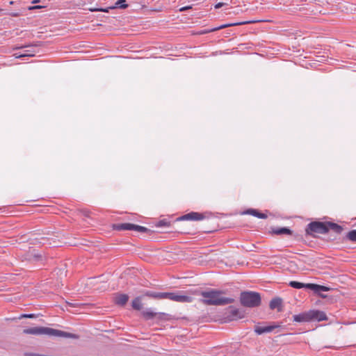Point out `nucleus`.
<instances>
[{"label":"nucleus","mask_w":356,"mask_h":356,"mask_svg":"<svg viewBox=\"0 0 356 356\" xmlns=\"http://www.w3.org/2000/svg\"><path fill=\"white\" fill-rule=\"evenodd\" d=\"M175 293H168V299L170 300H172L174 301L175 300Z\"/></svg>","instance_id":"28"},{"label":"nucleus","mask_w":356,"mask_h":356,"mask_svg":"<svg viewBox=\"0 0 356 356\" xmlns=\"http://www.w3.org/2000/svg\"><path fill=\"white\" fill-rule=\"evenodd\" d=\"M23 333L26 334H32V335H48V336H54L58 337H65V338H71V339H78L79 336L67 332L65 331L56 330L51 327H28L23 330Z\"/></svg>","instance_id":"3"},{"label":"nucleus","mask_w":356,"mask_h":356,"mask_svg":"<svg viewBox=\"0 0 356 356\" xmlns=\"http://www.w3.org/2000/svg\"><path fill=\"white\" fill-rule=\"evenodd\" d=\"M289 285L294 289H308L312 291H314L316 293H319L321 291H327L329 290V288L325 286L312 283L304 284L297 281H291Z\"/></svg>","instance_id":"7"},{"label":"nucleus","mask_w":356,"mask_h":356,"mask_svg":"<svg viewBox=\"0 0 356 356\" xmlns=\"http://www.w3.org/2000/svg\"><path fill=\"white\" fill-rule=\"evenodd\" d=\"M26 356H41L40 354H37V353H26Z\"/></svg>","instance_id":"31"},{"label":"nucleus","mask_w":356,"mask_h":356,"mask_svg":"<svg viewBox=\"0 0 356 356\" xmlns=\"http://www.w3.org/2000/svg\"><path fill=\"white\" fill-rule=\"evenodd\" d=\"M179 232L182 233V234H191V233L190 232H188V231H184V230L179 231Z\"/></svg>","instance_id":"34"},{"label":"nucleus","mask_w":356,"mask_h":356,"mask_svg":"<svg viewBox=\"0 0 356 356\" xmlns=\"http://www.w3.org/2000/svg\"><path fill=\"white\" fill-rule=\"evenodd\" d=\"M244 213L252 215L253 216H255V217H257L258 218H261V219H265L267 218L266 214H265L264 213H261L257 209H249L246 211H245Z\"/></svg>","instance_id":"17"},{"label":"nucleus","mask_w":356,"mask_h":356,"mask_svg":"<svg viewBox=\"0 0 356 356\" xmlns=\"http://www.w3.org/2000/svg\"><path fill=\"white\" fill-rule=\"evenodd\" d=\"M169 292H161L160 299H168Z\"/></svg>","instance_id":"27"},{"label":"nucleus","mask_w":356,"mask_h":356,"mask_svg":"<svg viewBox=\"0 0 356 356\" xmlns=\"http://www.w3.org/2000/svg\"><path fill=\"white\" fill-rule=\"evenodd\" d=\"M113 228L117 231L133 230L141 233H149L152 231L145 227L134 225L129 222L114 224Z\"/></svg>","instance_id":"6"},{"label":"nucleus","mask_w":356,"mask_h":356,"mask_svg":"<svg viewBox=\"0 0 356 356\" xmlns=\"http://www.w3.org/2000/svg\"><path fill=\"white\" fill-rule=\"evenodd\" d=\"M40 8H41V6H33V7H30V8H29V9H30V10H32V9Z\"/></svg>","instance_id":"35"},{"label":"nucleus","mask_w":356,"mask_h":356,"mask_svg":"<svg viewBox=\"0 0 356 356\" xmlns=\"http://www.w3.org/2000/svg\"><path fill=\"white\" fill-rule=\"evenodd\" d=\"M129 300V296L124 293L115 294L114 302L117 305L124 306Z\"/></svg>","instance_id":"14"},{"label":"nucleus","mask_w":356,"mask_h":356,"mask_svg":"<svg viewBox=\"0 0 356 356\" xmlns=\"http://www.w3.org/2000/svg\"><path fill=\"white\" fill-rule=\"evenodd\" d=\"M239 299L241 305L245 307H257L261 304V295L259 293L255 291H242L240 294Z\"/></svg>","instance_id":"4"},{"label":"nucleus","mask_w":356,"mask_h":356,"mask_svg":"<svg viewBox=\"0 0 356 356\" xmlns=\"http://www.w3.org/2000/svg\"><path fill=\"white\" fill-rule=\"evenodd\" d=\"M280 326V325H276V324H274V325H268V326L256 325L254 327V332L257 334H262L264 333L270 332L274 329H275L277 327H279Z\"/></svg>","instance_id":"11"},{"label":"nucleus","mask_w":356,"mask_h":356,"mask_svg":"<svg viewBox=\"0 0 356 356\" xmlns=\"http://www.w3.org/2000/svg\"><path fill=\"white\" fill-rule=\"evenodd\" d=\"M127 7H128V4L126 3V0H118L115 2V6L108 7V8H109V10L115 9L117 8L125 9Z\"/></svg>","instance_id":"18"},{"label":"nucleus","mask_w":356,"mask_h":356,"mask_svg":"<svg viewBox=\"0 0 356 356\" xmlns=\"http://www.w3.org/2000/svg\"><path fill=\"white\" fill-rule=\"evenodd\" d=\"M34 56V51H31V50H26L22 54H15V58H22V57H24V56Z\"/></svg>","instance_id":"23"},{"label":"nucleus","mask_w":356,"mask_h":356,"mask_svg":"<svg viewBox=\"0 0 356 356\" xmlns=\"http://www.w3.org/2000/svg\"><path fill=\"white\" fill-rule=\"evenodd\" d=\"M9 15L12 17H18L19 16V13H9Z\"/></svg>","instance_id":"32"},{"label":"nucleus","mask_w":356,"mask_h":356,"mask_svg":"<svg viewBox=\"0 0 356 356\" xmlns=\"http://www.w3.org/2000/svg\"><path fill=\"white\" fill-rule=\"evenodd\" d=\"M88 10L90 12L100 11V12L108 13L109 8H98L92 7V8H89Z\"/></svg>","instance_id":"24"},{"label":"nucleus","mask_w":356,"mask_h":356,"mask_svg":"<svg viewBox=\"0 0 356 356\" xmlns=\"http://www.w3.org/2000/svg\"><path fill=\"white\" fill-rule=\"evenodd\" d=\"M330 230L340 234L343 228L340 225L332 222L313 221L307 225L305 232L307 235L312 236L314 233L325 234L328 233Z\"/></svg>","instance_id":"2"},{"label":"nucleus","mask_w":356,"mask_h":356,"mask_svg":"<svg viewBox=\"0 0 356 356\" xmlns=\"http://www.w3.org/2000/svg\"><path fill=\"white\" fill-rule=\"evenodd\" d=\"M293 321L296 322H310V321H323L327 319L326 314L319 310H309L302 312L293 316Z\"/></svg>","instance_id":"5"},{"label":"nucleus","mask_w":356,"mask_h":356,"mask_svg":"<svg viewBox=\"0 0 356 356\" xmlns=\"http://www.w3.org/2000/svg\"><path fill=\"white\" fill-rule=\"evenodd\" d=\"M142 315L146 320L152 319L156 316H158L159 319H165V316H166L165 313L154 312L151 310V309H148L145 311H143L142 312Z\"/></svg>","instance_id":"10"},{"label":"nucleus","mask_w":356,"mask_h":356,"mask_svg":"<svg viewBox=\"0 0 356 356\" xmlns=\"http://www.w3.org/2000/svg\"><path fill=\"white\" fill-rule=\"evenodd\" d=\"M229 313L227 317L230 321L241 319L244 317L243 312L234 307H229Z\"/></svg>","instance_id":"9"},{"label":"nucleus","mask_w":356,"mask_h":356,"mask_svg":"<svg viewBox=\"0 0 356 356\" xmlns=\"http://www.w3.org/2000/svg\"><path fill=\"white\" fill-rule=\"evenodd\" d=\"M42 255L39 254H32L31 257L29 258L30 260H32L33 261H38L42 260Z\"/></svg>","instance_id":"25"},{"label":"nucleus","mask_w":356,"mask_h":356,"mask_svg":"<svg viewBox=\"0 0 356 356\" xmlns=\"http://www.w3.org/2000/svg\"><path fill=\"white\" fill-rule=\"evenodd\" d=\"M67 305L72 307H75L78 305V304H76V303H72V302H67Z\"/></svg>","instance_id":"33"},{"label":"nucleus","mask_w":356,"mask_h":356,"mask_svg":"<svg viewBox=\"0 0 356 356\" xmlns=\"http://www.w3.org/2000/svg\"><path fill=\"white\" fill-rule=\"evenodd\" d=\"M35 316V314H22L19 317V319H22V318H33Z\"/></svg>","instance_id":"26"},{"label":"nucleus","mask_w":356,"mask_h":356,"mask_svg":"<svg viewBox=\"0 0 356 356\" xmlns=\"http://www.w3.org/2000/svg\"><path fill=\"white\" fill-rule=\"evenodd\" d=\"M160 293H161V292H154V291H147L145 292L144 294H145V296H148L149 298L160 300Z\"/></svg>","instance_id":"20"},{"label":"nucleus","mask_w":356,"mask_h":356,"mask_svg":"<svg viewBox=\"0 0 356 356\" xmlns=\"http://www.w3.org/2000/svg\"><path fill=\"white\" fill-rule=\"evenodd\" d=\"M269 307L272 310L277 309V312H282V299L280 297H276V298H273L270 301Z\"/></svg>","instance_id":"13"},{"label":"nucleus","mask_w":356,"mask_h":356,"mask_svg":"<svg viewBox=\"0 0 356 356\" xmlns=\"http://www.w3.org/2000/svg\"><path fill=\"white\" fill-rule=\"evenodd\" d=\"M257 22V21H250V22H234V23H230V24H225L220 26L213 28L211 30L209 31L208 32L216 31L220 30V29H225L227 27L238 26V25L246 24H250V23H254Z\"/></svg>","instance_id":"16"},{"label":"nucleus","mask_w":356,"mask_h":356,"mask_svg":"<svg viewBox=\"0 0 356 356\" xmlns=\"http://www.w3.org/2000/svg\"><path fill=\"white\" fill-rule=\"evenodd\" d=\"M225 5H227V3H222V2L218 3L217 4L215 5V8L217 9V8H221L222 6H223Z\"/></svg>","instance_id":"29"},{"label":"nucleus","mask_w":356,"mask_h":356,"mask_svg":"<svg viewBox=\"0 0 356 356\" xmlns=\"http://www.w3.org/2000/svg\"><path fill=\"white\" fill-rule=\"evenodd\" d=\"M189 292L192 294L201 296L203 299L201 302L206 305L222 306L234 302L232 298L222 297L225 293L223 291L216 289H209L208 291H202L200 289L191 290Z\"/></svg>","instance_id":"1"},{"label":"nucleus","mask_w":356,"mask_h":356,"mask_svg":"<svg viewBox=\"0 0 356 356\" xmlns=\"http://www.w3.org/2000/svg\"><path fill=\"white\" fill-rule=\"evenodd\" d=\"M156 227H170V222L167 219H163L160 220L156 223Z\"/></svg>","instance_id":"22"},{"label":"nucleus","mask_w":356,"mask_h":356,"mask_svg":"<svg viewBox=\"0 0 356 356\" xmlns=\"http://www.w3.org/2000/svg\"><path fill=\"white\" fill-rule=\"evenodd\" d=\"M270 232L275 235H292L293 231L288 227H271Z\"/></svg>","instance_id":"15"},{"label":"nucleus","mask_w":356,"mask_h":356,"mask_svg":"<svg viewBox=\"0 0 356 356\" xmlns=\"http://www.w3.org/2000/svg\"><path fill=\"white\" fill-rule=\"evenodd\" d=\"M346 238L352 242H356V229L350 231Z\"/></svg>","instance_id":"21"},{"label":"nucleus","mask_w":356,"mask_h":356,"mask_svg":"<svg viewBox=\"0 0 356 356\" xmlns=\"http://www.w3.org/2000/svg\"><path fill=\"white\" fill-rule=\"evenodd\" d=\"M174 301L178 302H191L193 301V298L184 294L183 291H179L175 293Z\"/></svg>","instance_id":"12"},{"label":"nucleus","mask_w":356,"mask_h":356,"mask_svg":"<svg viewBox=\"0 0 356 356\" xmlns=\"http://www.w3.org/2000/svg\"><path fill=\"white\" fill-rule=\"evenodd\" d=\"M207 218L206 213L191 211L188 213L184 214L176 219V221L181 220H194L200 221Z\"/></svg>","instance_id":"8"},{"label":"nucleus","mask_w":356,"mask_h":356,"mask_svg":"<svg viewBox=\"0 0 356 356\" xmlns=\"http://www.w3.org/2000/svg\"><path fill=\"white\" fill-rule=\"evenodd\" d=\"M131 306L136 310H140L142 309L141 298L136 297L134 298L132 301Z\"/></svg>","instance_id":"19"},{"label":"nucleus","mask_w":356,"mask_h":356,"mask_svg":"<svg viewBox=\"0 0 356 356\" xmlns=\"http://www.w3.org/2000/svg\"><path fill=\"white\" fill-rule=\"evenodd\" d=\"M3 10L0 8V15L3 13Z\"/></svg>","instance_id":"36"},{"label":"nucleus","mask_w":356,"mask_h":356,"mask_svg":"<svg viewBox=\"0 0 356 356\" xmlns=\"http://www.w3.org/2000/svg\"><path fill=\"white\" fill-rule=\"evenodd\" d=\"M191 6H184V7H182V8H179V11L180 12H183V11L191 9Z\"/></svg>","instance_id":"30"}]
</instances>
